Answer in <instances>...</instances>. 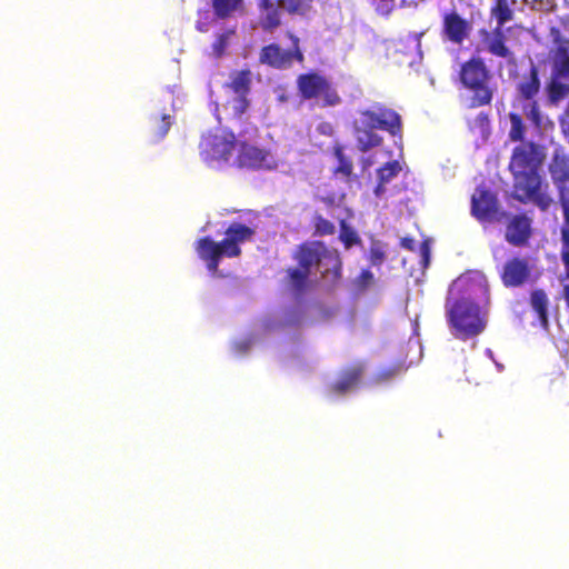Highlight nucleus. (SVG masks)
<instances>
[{"mask_svg":"<svg viewBox=\"0 0 569 569\" xmlns=\"http://www.w3.org/2000/svg\"><path fill=\"white\" fill-rule=\"evenodd\" d=\"M299 267L289 270L291 287L300 292L313 273H320L329 282L340 277L341 261L336 250L322 242H311L300 247L297 256Z\"/></svg>","mask_w":569,"mask_h":569,"instance_id":"1","label":"nucleus"},{"mask_svg":"<svg viewBox=\"0 0 569 569\" xmlns=\"http://www.w3.org/2000/svg\"><path fill=\"white\" fill-rule=\"evenodd\" d=\"M254 230L240 222H232L224 232L221 241H214L206 236L194 242V250L198 257L206 263L212 276L219 274L220 261L224 258H237L241 254V246L250 241Z\"/></svg>","mask_w":569,"mask_h":569,"instance_id":"2","label":"nucleus"},{"mask_svg":"<svg viewBox=\"0 0 569 569\" xmlns=\"http://www.w3.org/2000/svg\"><path fill=\"white\" fill-rule=\"evenodd\" d=\"M543 154L533 143H521L515 148L510 170L515 180L516 197L521 200H540L541 179L538 173Z\"/></svg>","mask_w":569,"mask_h":569,"instance_id":"3","label":"nucleus"},{"mask_svg":"<svg viewBox=\"0 0 569 569\" xmlns=\"http://www.w3.org/2000/svg\"><path fill=\"white\" fill-rule=\"evenodd\" d=\"M353 127L358 148L368 151L382 141L377 130L387 131L396 137L401 132V120L396 111L381 104H373L358 111Z\"/></svg>","mask_w":569,"mask_h":569,"instance_id":"4","label":"nucleus"},{"mask_svg":"<svg viewBox=\"0 0 569 569\" xmlns=\"http://www.w3.org/2000/svg\"><path fill=\"white\" fill-rule=\"evenodd\" d=\"M446 309L448 322L456 338L468 339L485 330L487 311L483 306L447 299Z\"/></svg>","mask_w":569,"mask_h":569,"instance_id":"5","label":"nucleus"},{"mask_svg":"<svg viewBox=\"0 0 569 569\" xmlns=\"http://www.w3.org/2000/svg\"><path fill=\"white\" fill-rule=\"evenodd\" d=\"M238 138L226 129H216L204 134L200 142V157L209 167L221 169L232 166Z\"/></svg>","mask_w":569,"mask_h":569,"instance_id":"6","label":"nucleus"},{"mask_svg":"<svg viewBox=\"0 0 569 569\" xmlns=\"http://www.w3.org/2000/svg\"><path fill=\"white\" fill-rule=\"evenodd\" d=\"M550 37L555 49L552 77L547 90L550 103L557 104L569 96V83L562 81L569 77V39L563 38L560 30L556 28L550 29Z\"/></svg>","mask_w":569,"mask_h":569,"instance_id":"7","label":"nucleus"},{"mask_svg":"<svg viewBox=\"0 0 569 569\" xmlns=\"http://www.w3.org/2000/svg\"><path fill=\"white\" fill-rule=\"evenodd\" d=\"M448 299L465 303L488 302V283L486 276L477 270L468 271L457 278L449 288Z\"/></svg>","mask_w":569,"mask_h":569,"instance_id":"8","label":"nucleus"},{"mask_svg":"<svg viewBox=\"0 0 569 569\" xmlns=\"http://www.w3.org/2000/svg\"><path fill=\"white\" fill-rule=\"evenodd\" d=\"M460 79L466 89L472 93L469 107H480L491 101L492 93L488 86L489 74L480 60H470L461 68Z\"/></svg>","mask_w":569,"mask_h":569,"instance_id":"9","label":"nucleus"},{"mask_svg":"<svg viewBox=\"0 0 569 569\" xmlns=\"http://www.w3.org/2000/svg\"><path fill=\"white\" fill-rule=\"evenodd\" d=\"M540 90V79L537 68L531 64L528 73L521 76L517 84V91L519 96L527 102L523 104V112L527 118L535 127L543 128L546 126V119L539 110L537 102L533 98Z\"/></svg>","mask_w":569,"mask_h":569,"instance_id":"10","label":"nucleus"},{"mask_svg":"<svg viewBox=\"0 0 569 569\" xmlns=\"http://www.w3.org/2000/svg\"><path fill=\"white\" fill-rule=\"evenodd\" d=\"M251 72L249 70L234 71L230 74L227 90L232 94L224 106V110L233 117H240L248 108L247 96L250 91Z\"/></svg>","mask_w":569,"mask_h":569,"instance_id":"11","label":"nucleus"},{"mask_svg":"<svg viewBox=\"0 0 569 569\" xmlns=\"http://www.w3.org/2000/svg\"><path fill=\"white\" fill-rule=\"evenodd\" d=\"M232 166L240 168L272 169L277 167L276 158L253 143L238 138Z\"/></svg>","mask_w":569,"mask_h":569,"instance_id":"12","label":"nucleus"},{"mask_svg":"<svg viewBox=\"0 0 569 569\" xmlns=\"http://www.w3.org/2000/svg\"><path fill=\"white\" fill-rule=\"evenodd\" d=\"M293 49L283 50L278 44H269L261 49L259 60L261 63L277 69H286L292 64L295 60L302 61L303 56L298 47V39L291 37Z\"/></svg>","mask_w":569,"mask_h":569,"instance_id":"13","label":"nucleus"},{"mask_svg":"<svg viewBox=\"0 0 569 569\" xmlns=\"http://www.w3.org/2000/svg\"><path fill=\"white\" fill-rule=\"evenodd\" d=\"M471 31L470 23L457 12H449L443 16L442 36L455 44H461Z\"/></svg>","mask_w":569,"mask_h":569,"instance_id":"14","label":"nucleus"},{"mask_svg":"<svg viewBox=\"0 0 569 569\" xmlns=\"http://www.w3.org/2000/svg\"><path fill=\"white\" fill-rule=\"evenodd\" d=\"M471 211L479 220L492 219L497 212V200L495 196L482 188H478L471 199Z\"/></svg>","mask_w":569,"mask_h":569,"instance_id":"15","label":"nucleus"},{"mask_svg":"<svg viewBox=\"0 0 569 569\" xmlns=\"http://www.w3.org/2000/svg\"><path fill=\"white\" fill-rule=\"evenodd\" d=\"M530 276V267L527 260L513 258L503 267L502 281L507 287H518Z\"/></svg>","mask_w":569,"mask_h":569,"instance_id":"16","label":"nucleus"},{"mask_svg":"<svg viewBox=\"0 0 569 569\" xmlns=\"http://www.w3.org/2000/svg\"><path fill=\"white\" fill-rule=\"evenodd\" d=\"M401 169L402 168L400 162L398 160H392L387 162L377 171L378 183L373 190V193L377 198L382 199L393 194L388 186L392 182L393 179L397 178Z\"/></svg>","mask_w":569,"mask_h":569,"instance_id":"17","label":"nucleus"},{"mask_svg":"<svg viewBox=\"0 0 569 569\" xmlns=\"http://www.w3.org/2000/svg\"><path fill=\"white\" fill-rule=\"evenodd\" d=\"M507 38L501 29L487 32L483 38V47L487 52L511 62L515 59L512 51L506 44Z\"/></svg>","mask_w":569,"mask_h":569,"instance_id":"18","label":"nucleus"},{"mask_svg":"<svg viewBox=\"0 0 569 569\" xmlns=\"http://www.w3.org/2000/svg\"><path fill=\"white\" fill-rule=\"evenodd\" d=\"M327 80L316 73L301 74L298 78V88L305 99L320 97L322 90L326 89Z\"/></svg>","mask_w":569,"mask_h":569,"instance_id":"19","label":"nucleus"},{"mask_svg":"<svg viewBox=\"0 0 569 569\" xmlns=\"http://www.w3.org/2000/svg\"><path fill=\"white\" fill-rule=\"evenodd\" d=\"M530 221L523 216H516L507 227L506 239L512 244H521L529 237Z\"/></svg>","mask_w":569,"mask_h":569,"instance_id":"20","label":"nucleus"},{"mask_svg":"<svg viewBox=\"0 0 569 569\" xmlns=\"http://www.w3.org/2000/svg\"><path fill=\"white\" fill-rule=\"evenodd\" d=\"M361 376V367L353 366L341 373L339 379L331 385V391L338 396L353 390Z\"/></svg>","mask_w":569,"mask_h":569,"instance_id":"21","label":"nucleus"},{"mask_svg":"<svg viewBox=\"0 0 569 569\" xmlns=\"http://www.w3.org/2000/svg\"><path fill=\"white\" fill-rule=\"evenodd\" d=\"M261 10L260 23L264 30H272L280 23L279 7L281 4L277 0H260Z\"/></svg>","mask_w":569,"mask_h":569,"instance_id":"22","label":"nucleus"},{"mask_svg":"<svg viewBox=\"0 0 569 569\" xmlns=\"http://www.w3.org/2000/svg\"><path fill=\"white\" fill-rule=\"evenodd\" d=\"M532 309L537 312L539 322L543 329L548 328L549 299L543 290H533L530 297Z\"/></svg>","mask_w":569,"mask_h":569,"instance_id":"23","label":"nucleus"},{"mask_svg":"<svg viewBox=\"0 0 569 569\" xmlns=\"http://www.w3.org/2000/svg\"><path fill=\"white\" fill-rule=\"evenodd\" d=\"M213 12L219 18L230 17L243 8V0H211Z\"/></svg>","mask_w":569,"mask_h":569,"instance_id":"24","label":"nucleus"},{"mask_svg":"<svg viewBox=\"0 0 569 569\" xmlns=\"http://www.w3.org/2000/svg\"><path fill=\"white\" fill-rule=\"evenodd\" d=\"M492 16L496 18L498 22L497 29H501V27L511 20L512 11L509 8L507 0H497L496 6L492 8Z\"/></svg>","mask_w":569,"mask_h":569,"instance_id":"25","label":"nucleus"},{"mask_svg":"<svg viewBox=\"0 0 569 569\" xmlns=\"http://www.w3.org/2000/svg\"><path fill=\"white\" fill-rule=\"evenodd\" d=\"M386 259L385 244L378 240H372L369 251V260L373 267H380Z\"/></svg>","mask_w":569,"mask_h":569,"instance_id":"26","label":"nucleus"},{"mask_svg":"<svg viewBox=\"0 0 569 569\" xmlns=\"http://www.w3.org/2000/svg\"><path fill=\"white\" fill-rule=\"evenodd\" d=\"M254 342L256 337L252 333L241 336L232 341V351L237 356L246 355Z\"/></svg>","mask_w":569,"mask_h":569,"instance_id":"27","label":"nucleus"},{"mask_svg":"<svg viewBox=\"0 0 569 569\" xmlns=\"http://www.w3.org/2000/svg\"><path fill=\"white\" fill-rule=\"evenodd\" d=\"M335 156L338 160V167L336 168V174H340L342 176L343 178H349L352 173V163L350 160H348L341 148L340 147H337L335 149Z\"/></svg>","mask_w":569,"mask_h":569,"instance_id":"28","label":"nucleus"},{"mask_svg":"<svg viewBox=\"0 0 569 569\" xmlns=\"http://www.w3.org/2000/svg\"><path fill=\"white\" fill-rule=\"evenodd\" d=\"M154 122H156V138H154V141H159L161 139H163L166 137V134L168 133L170 127H171V116L170 114H167V113H163V114H160V116H157L154 118Z\"/></svg>","mask_w":569,"mask_h":569,"instance_id":"29","label":"nucleus"},{"mask_svg":"<svg viewBox=\"0 0 569 569\" xmlns=\"http://www.w3.org/2000/svg\"><path fill=\"white\" fill-rule=\"evenodd\" d=\"M281 8L289 12L305 13L309 8L312 0H277Z\"/></svg>","mask_w":569,"mask_h":569,"instance_id":"30","label":"nucleus"},{"mask_svg":"<svg viewBox=\"0 0 569 569\" xmlns=\"http://www.w3.org/2000/svg\"><path fill=\"white\" fill-rule=\"evenodd\" d=\"M510 132L509 137L512 141H519L523 138L525 127L522 124V119L519 114L510 113Z\"/></svg>","mask_w":569,"mask_h":569,"instance_id":"31","label":"nucleus"},{"mask_svg":"<svg viewBox=\"0 0 569 569\" xmlns=\"http://www.w3.org/2000/svg\"><path fill=\"white\" fill-rule=\"evenodd\" d=\"M340 239L345 243L346 248H350L358 241L357 232L349 227L345 221L341 222Z\"/></svg>","mask_w":569,"mask_h":569,"instance_id":"32","label":"nucleus"},{"mask_svg":"<svg viewBox=\"0 0 569 569\" xmlns=\"http://www.w3.org/2000/svg\"><path fill=\"white\" fill-rule=\"evenodd\" d=\"M231 33L219 34L217 40L212 44L213 54L219 58L223 54L229 43V37Z\"/></svg>","mask_w":569,"mask_h":569,"instance_id":"33","label":"nucleus"},{"mask_svg":"<svg viewBox=\"0 0 569 569\" xmlns=\"http://www.w3.org/2000/svg\"><path fill=\"white\" fill-rule=\"evenodd\" d=\"M376 10L381 16H388L396 7V0H371Z\"/></svg>","mask_w":569,"mask_h":569,"instance_id":"34","label":"nucleus"},{"mask_svg":"<svg viewBox=\"0 0 569 569\" xmlns=\"http://www.w3.org/2000/svg\"><path fill=\"white\" fill-rule=\"evenodd\" d=\"M320 97L323 98L325 104L336 106L340 102V98L336 90L331 89L329 83H326V89L321 91Z\"/></svg>","mask_w":569,"mask_h":569,"instance_id":"35","label":"nucleus"},{"mask_svg":"<svg viewBox=\"0 0 569 569\" xmlns=\"http://www.w3.org/2000/svg\"><path fill=\"white\" fill-rule=\"evenodd\" d=\"M373 281V273L369 270H362L361 273L356 278L355 284L360 290L367 289Z\"/></svg>","mask_w":569,"mask_h":569,"instance_id":"36","label":"nucleus"},{"mask_svg":"<svg viewBox=\"0 0 569 569\" xmlns=\"http://www.w3.org/2000/svg\"><path fill=\"white\" fill-rule=\"evenodd\" d=\"M523 1L532 10L546 11V10H549V8H550L549 0H523Z\"/></svg>","mask_w":569,"mask_h":569,"instance_id":"37","label":"nucleus"},{"mask_svg":"<svg viewBox=\"0 0 569 569\" xmlns=\"http://www.w3.org/2000/svg\"><path fill=\"white\" fill-rule=\"evenodd\" d=\"M316 131L322 136L330 137L333 134V126L329 122L321 121L316 126Z\"/></svg>","mask_w":569,"mask_h":569,"instance_id":"38","label":"nucleus"},{"mask_svg":"<svg viewBox=\"0 0 569 569\" xmlns=\"http://www.w3.org/2000/svg\"><path fill=\"white\" fill-rule=\"evenodd\" d=\"M420 256H421V262L423 267L426 268L429 264L430 260V248L427 241H423L419 246Z\"/></svg>","mask_w":569,"mask_h":569,"instance_id":"39","label":"nucleus"},{"mask_svg":"<svg viewBox=\"0 0 569 569\" xmlns=\"http://www.w3.org/2000/svg\"><path fill=\"white\" fill-rule=\"evenodd\" d=\"M423 0H399V6L401 8H410V9H415L419 6L420 2H422Z\"/></svg>","mask_w":569,"mask_h":569,"instance_id":"40","label":"nucleus"},{"mask_svg":"<svg viewBox=\"0 0 569 569\" xmlns=\"http://www.w3.org/2000/svg\"><path fill=\"white\" fill-rule=\"evenodd\" d=\"M317 229L318 230H333V226L325 220V219H319L318 222H317Z\"/></svg>","mask_w":569,"mask_h":569,"instance_id":"41","label":"nucleus"},{"mask_svg":"<svg viewBox=\"0 0 569 569\" xmlns=\"http://www.w3.org/2000/svg\"><path fill=\"white\" fill-rule=\"evenodd\" d=\"M300 320V317L297 312H293L292 315H290L286 321L283 323H281V326H292V325H296L298 323Z\"/></svg>","mask_w":569,"mask_h":569,"instance_id":"42","label":"nucleus"},{"mask_svg":"<svg viewBox=\"0 0 569 569\" xmlns=\"http://www.w3.org/2000/svg\"><path fill=\"white\" fill-rule=\"evenodd\" d=\"M401 246L405 249L415 250L416 241L411 238H403L401 240Z\"/></svg>","mask_w":569,"mask_h":569,"instance_id":"43","label":"nucleus"},{"mask_svg":"<svg viewBox=\"0 0 569 569\" xmlns=\"http://www.w3.org/2000/svg\"><path fill=\"white\" fill-rule=\"evenodd\" d=\"M423 33L415 34L416 41H417V48L420 49V38Z\"/></svg>","mask_w":569,"mask_h":569,"instance_id":"44","label":"nucleus"},{"mask_svg":"<svg viewBox=\"0 0 569 569\" xmlns=\"http://www.w3.org/2000/svg\"><path fill=\"white\" fill-rule=\"evenodd\" d=\"M478 119H479L481 122H487V117H486L482 112L478 116Z\"/></svg>","mask_w":569,"mask_h":569,"instance_id":"45","label":"nucleus"},{"mask_svg":"<svg viewBox=\"0 0 569 569\" xmlns=\"http://www.w3.org/2000/svg\"><path fill=\"white\" fill-rule=\"evenodd\" d=\"M486 353H487L489 357H491V356H492V351H491L490 349H487V350H486Z\"/></svg>","mask_w":569,"mask_h":569,"instance_id":"46","label":"nucleus"},{"mask_svg":"<svg viewBox=\"0 0 569 569\" xmlns=\"http://www.w3.org/2000/svg\"><path fill=\"white\" fill-rule=\"evenodd\" d=\"M266 327H267V329H272V328H273V325H271V323H269V322H268V323L266 325Z\"/></svg>","mask_w":569,"mask_h":569,"instance_id":"47","label":"nucleus"}]
</instances>
